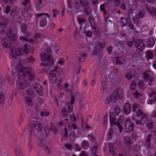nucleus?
<instances>
[{
  "instance_id": "nucleus-51",
  "label": "nucleus",
  "mask_w": 156,
  "mask_h": 156,
  "mask_svg": "<svg viewBox=\"0 0 156 156\" xmlns=\"http://www.w3.org/2000/svg\"><path fill=\"white\" fill-rule=\"evenodd\" d=\"M126 77L128 79H130L132 77V75L130 73H128L126 74Z\"/></svg>"
},
{
  "instance_id": "nucleus-62",
  "label": "nucleus",
  "mask_w": 156,
  "mask_h": 156,
  "mask_svg": "<svg viewBox=\"0 0 156 156\" xmlns=\"http://www.w3.org/2000/svg\"><path fill=\"white\" fill-rule=\"evenodd\" d=\"M152 134H149L147 135V142H150L151 141V137L152 136Z\"/></svg>"
},
{
  "instance_id": "nucleus-41",
  "label": "nucleus",
  "mask_w": 156,
  "mask_h": 156,
  "mask_svg": "<svg viewBox=\"0 0 156 156\" xmlns=\"http://www.w3.org/2000/svg\"><path fill=\"white\" fill-rule=\"evenodd\" d=\"M134 43H135L134 40H133L132 41H127V44L129 47L131 48Z\"/></svg>"
},
{
  "instance_id": "nucleus-61",
  "label": "nucleus",
  "mask_w": 156,
  "mask_h": 156,
  "mask_svg": "<svg viewBox=\"0 0 156 156\" xmlns=\"http://www.w3.org/2000/svg\"><path fill=\"white\" fill-rule=\"evenodd\" d=\"M92 31H89L86 33V36L88 37H90L92 35Z\"/></svg>"
},
{
  "instance_id": "nucleus-1",
  "label": "nucleus",
  "mask_w": 156,
  "mask_h": 156,
  "mask_svg": "<svg viewBox=\"0 0 156 156\" xmlns=\"http://www.w3.org/2000/svg\"><path fill=\"white\" fill-rule=\"evenodd\" d=\"M123 94V90L119 89L115 90L114 91L111 96L107 98L105 103L106 104H108L111 100L114 102H115L119 98L120 99H122Z\"/></svg>"
},
{
  "instance_id": "nucleus-2",
  "label": "nucleus",
  "mask_w": 156,
  "mask_h": 156,
  "mask_svg": "<svg viewBox=\"0 0 156 156\" xmlns=\"http://www.w3.org/2000/svg\"><path fill=\"white\" fill-rule=\"evenodd\" d=\"M40 58L44 62L40 63L41 66H51L53 65L54 62L53 58L51 55H47L46 53L42 52L41 54Z\"/></svg>"
},
{
  "instance_id": "nucleus-34",
  "label": "nucleus",
  "mask_w": 156,
  "mask_h": 156,
  "mask_svg": "<svg viewBox=\"0 0 156 156\" xmlns=\"http://www.w3.org/2000/svg\"><path fill=\"white\" fill-rule=\"evenodd\" d=\"M132 19L134 23L136 24V26L139 25L140 23L138 20V17H136V16L135 17H133Z\"/></svg>"
},
{
  "instance_id": "nucleus-63",
  "label": "nucleus",
  "mask_w": 156,
  "mask_h": 156,
  "mask_svg": "<svg viewBox=\"0 0 156 156\" xmlns=\"http://www.w3.org/2000/svg\"><path fill=\"white\" fill-rule=\"evenodd\" d=\"M75 146L76 151H80L81 150V148L79 147V145L78 144H76Z\"/></svg>"
},
{
  "instance_id": "nucleus-49",
  "label": "nucleus",
  "mask_w": 156,
  "mask_h": 156,
  "mask_svg": "<svg viewBox=\"0 0 156 156\" xmlns=\"http://www.w3.org/2000/svg\"><path fill=\"white\" fill-rule=\"evenodd\" d=\"M16 12V11L15 9H11L10 12V15L12 17H14L15 16Z\"/></svg>"
},
{
  "instance_id": "nucleus-38",
  "label": "nucleus",
  "mask_w": 156,
  "mask_h": 156,
  "mask_svg": "<svg viewBox=\"0 0 156 156\" xmlns=\"http://www.w3.org/2000/svg\"><path fill=\"white\" fill-rule=\"evenodd\" d=\"M112 129L110 128L108 131V138L109 140L111 139L112 136Z\"/></svg>"
},
{
  "instance_id": "nucleus-24",
  "label": "nucleus",
  "mask_w": 156,
  "mask_h": 156,
  "mask_svg": "<svg viewBox=\"0 0 156 156\" xmlns=\"http://www.w3.org/2000/svg\"><path fill=\"white\" fill-rule=\"evenodd\" d=\"M98 45L99 48L102 50L103 49L105 48L106 44L103 40L101 39L99 41Z\"/></svg>"
},
{
  "instance_id": "nucleus-28",
  "label": "nucleus",
  "mask_w": 156,
  "mask_h": 156,
  "mask_svg": "<svg viewBox=\"0 0 156 156\" xmlns=\"http://www.w3.org/2000/svg\"><path fill=\"white\" fill-rule=\"evenodd\" d=\"M143 76L144 80L146 81H147L149 78V77H150L151 76L149 75L146 72L144 71L143 73Z\"/></svg>"
},
{
  "instance_id": "nucleus-53",
  "label": "nucleus",
  "mask_w": 156,
  "mask_h": 156,
  "mask_svg": "<svg viewBox=\"0 0 156 156\" xmlns=\"http://www.w3.org/2000/svg\"><path fill=\"white\" fill-rule=\"evenodd\" d=\"M115 149L114 147L112 148V149L111 150H109V151L110 154H113L116 152V151H115Z\"/></svg>"
},
{
  "instance_id": "nucleus-6",
  "label": "nucleus",
  "mask_w": 156,
  "mask_h": 156,
  "mask_svg": "<svg viewBox=\"0 0 156 156\" xmlns=\"http://www.w3.org/2000/svg\"><path fill=\"white\" fill-rule=\"evenodd\" d=\"M54 71H56L57 73H60V71L59 70V69L57 66L54 68L53 70L50 71V72L49 73V74L51 76L52 82L53 83L55 84L57 82V78L56 74L52 72Z\"/></svg>"
},
{
  "instance_id": "nucleus-44",
  "label": "nucleus",
  "mask_w": 156,
  "mask_h": 156,
  "mask_svg": "<svg viewBox=\"0 0 156 156\" xmlns=\"http://www.w3.org/2000/svg\"><path fill=\"white\" fill-rule=\"evenodd\" d=\"M70 119L72 121H74V122H75L76 120V117L75 116L73 112L72 116L71 115H70Z\"/></svg>"
},
{
  "instance_id": "nucleus-23",
  "label": "nucleus",
  "mask_w": 156,
  "mask_h": 156,
  "mask_svg": "<svg viewBox=\"0 0 156 156\" xmlns=\"http://www.w3.org/2000/svg\"><path fill=\"white\" fill-rule=\"evenodd\" d=\"M102 50L100 48H97L94 49L93 51L92 54L93 55L99 54L101 53Z\"/></svg>"
},
{
  "instance_id": "nucleus-30",
  "label": "nucleus",
  "mask_w": 156,
  "mask_h": 156,
  "mask_svg": "<svg viewBox=\"0 0 156 156\" xmlns=\"http://www.w3.org/2000/svg\"><path fill=\"white\" fill-rule=\"evenodd\" d=\"M86 54H81V56L79 58V60L80 62L84 60L87 57Z\"/></svg>"
},
{
  "instance_id": "nucleus-37",
  "label": "nucleus",
  "mask_w": 156,
  "mask_h": 156,
  "mask_svg": "<svg viewBox=\"0 0 156 156\" xmlns=\"http://www.w3.org/2000/svg\"><path fill=\"white\" fill-rule=\"evenodd\" d=\"M138 16L140 18L143 17L145 16V11L141 10L138 13Z\"/></svg>"
},
{
  "instance_id": "nucleus-5",
  "label": "nucleus",
  "mask_w": 156,
  "mask_h": 156,
  "mask_svg": "<svg viewBox=\"0 0 156 156\" xmlns=\"http://www.w3.org/2000/svg\"><path fill=\"white\" fill-rule=\"evenodd\" d=\"M33 125L34 126V128L37 130L36 133L35 131H34V136H38V133L42 130L43 129V125L39 123L38 122L36 121H34L33 122Z\"/></svg>"
},
{
  "instance_id": "nucleus-29",
  "label": "nucleus",
  "mask_w": 156,
  "mask_h": 156,
  "mask_svg": "<svg viewBox=\"0 0 156 156\" xmlns=\"http://www.w3.org/2000/svg\"><path fill=\"white\" fill-rule=\"evenodd\" d=\"M129 21L128 22V26L129 29L131 30H136V28L134 27V26L133 24L132 23V22L130 20V19H129Z\"/></svg>"
},
{
  "instance_id": "nucleus-59",
  "label": "nucleus",
  "mask_w": 156,
  "mask_h": 156,
  "mask_svg": "<svg viewBox=\"0 0 156 156\" xmlns=\"http://www.w3.org/2000/svg\"><path fill=\"white\" fill-rule=\"evenodd\" d=\"M61 61H58V63H59L61 65H62L65 62V60L62 58H61Z\"/></svg>"
},
{
  "instance_id": "nucleus-39",
  "label": "nucleus",
  "mask_w": 156,
  "mask_h": 156,
  "mask_svg": "<svg viewBox=\"0 0 156 156\" xmlns=\"http://www.w3.org/2000/svg\"><path fill=\"white\" fill-rule=\"evenodd\" d=\"M136 114L137 116L140 117L141 115L143 116V114L142 110L140 109H138L136 112Z\"/></svg>"
},
{
  "instance_id": "nucleus-26",
  "label": "nucleus",
  "mask_w": 156,
  "mask_h": 156,
  "mask_svg": "<svg viewBox=\"0 0 156 156\" xmlns=\"http://www.w3.org/2000/svg\"><path fill=\"white\" fill-rule=\"evenodd\" d=\"M23 50L26 54L30 52V47L28 44H26L23 46Z\"/></svg>"
},
{
  "instance_id": "nucleus-50",
  "label": "nucleus",
  "mask_w": 156,
  "mask_h": 156,
  "mask_svg": "<svg viewBox=\"0 0 156 156\" xmlns=\"http://www.w3.org/2000/svg\"><path fill=\"white\" fill-rule=\"evenodd\" d=\"M149 78L148 79V84L149 85H151L152 84V83L153 81V77L152 76H150V77H149Z\"/></svg>"
},
{
  "instance_id": "nucleus-22",
  "label": "nucleus",
  "mask_w": 156,
  "mask_h": 156,
  "mask_svg": "<svg viewBox=\"0 0 156 156\" xmlns=\"http://www.w3.org/2000/svg\"><path fill=\"white\" fill-rule=\"evenodd\" d=\"M124 143L127 146H130L132 143V141L128 137H125L124 140Z\"/></svg>"
},
{
  "instance_id": "nucleus-7",
  "label": "nucleus",
  "mask_w": 156,
  "mask_h": 156,
  "mask_svg": "<svg viewBox=\"0 0 156 156\" xmlns=\"http://www.w3.org/2000/svg\"><path fill=\"white\" fill-rule=\"evenodd\" d=\"M135 45L136 48L139 51L143 50L145 45L142 40H136L135 41Z\"/></svg>"
},
{
  "instance_id": "nucleus-46",
  "label": "nucleus",
  "mask_w": 156,
  "mask_h": 156,
  "mask_svg": "<svg viewBox=\"0 0 156 156\" xmlns=\"http://www.w3.org/2000/svg\"><path fill=\"white\" fill-rule=\"evenodd\" d=\"M43 149L45 150L46 152L48 154H49L50 152L48 147L46 146H44L43 147Z\"/></svg>"
},
{
  "instance_id": "nucleus-55",
  "label": "nucleus",
  "mask_w": 156,
  "mask_h": 156,
  "mask_svg": "<svg viewBox=\"0 0 156 156\" xmlns=\"http://www.w3.org/2000/svg\"><path fill=\"white\" fill-rule=\"evenodd\" d=\"M113 49V48L111 46H110L107 48V51H108V54L110 55Z\"/></svg>"
},
{
  "instance_id": "nucleus-20",
  "label": "nucleus",
  "mask_w": 156,
  "mask_h": 156,
  "mask_svg": "<svg viewBox=\"0 0 156 156\" xmlns=\"http://www.w3.org/2000/svg\"><path fill=\"white\" fill-rule=\"evenodd\" d=\"M153 55V53L149 50H147L145 53V57L148 59H152Z\"/></svg>"
},
{
  "instance_id": "nucleus-15",
  "label": "nucleus",
  "mask_w": 156,
  "mask_h": 156,
  "mask_svg": "<svg viewBox=\"0 0 156 156\" xmlns=\"http://www.w3.org/2000/svg\"><path fill=\"white\" fill-rule=\"evenodd\" d=\"M83 11L84 15L86 16H89L91 13V8L90 6L83 8Z\"/></svg>"
},
{
  "instance_id": "nucleus-52",
  "label": "nucleus",
  "mask_w": 156,
  "mask_h": 156,
  "mask_svg": "<svg viewBox=\"0 0 156 156\" xmlns=\"http://www.w3.org/2000/svg\"><path fill=\"white\" fill-rule=\"evenodd\" d=\"M114 3L116 5H120L121 2L120 0H114Z\"/></svg>"
},
{
  "instance_id": "nucleus-32",
  "label": "nucleus",
  "mask_w": 156,
  "mask_h": 156,
  "mask_svg": "<svg viewBox=\"0 0 156 156\" xmlns=\"http://www.w3.org/2000/svg\"><path fill=\"white\" fill-rule=\"evenodd\" d=\"M27 95L30 97L31 98H32L34 96V92L32 90H28L27 91Z\"/></svg>"
},
{
  "instance_id": "nucleus-16",
  "label": "nucleus",
  "mask_w": 156,
  "mask_h": 156,
  "mask_svg": "<svg viewBox=\"0 0 156 156\" xmlns=\"http://www.w3.org/2000/svg\"><path fill=\"white\" fill-rule=\"evenodd\" d=\"M90 23L93 29L95 28L96 22L95 19L90 15L89 17Z\"/></svg>"
},
{
  "instance_id": "nucleus-25",
  "label": "nucleus",
  "mask_w": 156,
  "mask_h": 156,
  "mask_svg": "<svg viewBox=\"0 0 156 156\" xmlns=\"http://www.w3.org/2000/svg\"><path fill=\"white\" fill-rule=\"evenodd\" d=\"M21 150L20 147H17L16 148L15 151L16 154V156H23L21 153Z\"/></svg>"
},
{
  "instance_id": "nucleus-14",
  "label": "nucleus",
  "mask_w": 156,
  "mask_h": 156,
  "mask_svg": "<svg viewBox=\"0 0 156 156\" xmlns=\"http://www.w3.org/2000/svg\"><path fill=\"white\" fill-rule=\"evenodd\" d=\"M44 129L45 134L42 133L41 135V137L43 138H44L49 136L50 133V129L47 126H46L45 127Z\"/></svg>"
},
{
  "instance_id": "nucleus-9",
  "label": "nucleus",
  "mask_w": 156,
  "mask_h": 156,
  "mask_svg": "<svg viewBox=\"0 0 156 156\" xmlns=\"http://www.w3.org/2000/svg\"><path fill=\"white\" fill-rule=\"evenodd\" d=\"M123 110L125 114H129L131 112V107L130 104L129 103H125L124 105Z\"/></svg>"
},
{
  "instance_id": "nucleus-31",
  "label": "nucleus",
  "mask_w": 156,
  "mask_h": 156,
  "mask_svg": "<svg viewBox=\"0 0 156 156\" xmlns=\"http://www.w3.org/2000/svg\"><path fill=\"white\" fill-rule=\"evenodd\" d=\"M27 28V25L26 24L23 23V24L21 27V29L22 32L25 33L26 32Z\"/></svg>"
},
{
  "instance_id": "nucleus-48",
  "label": "nucleus",
  "mask_w": 156,
  "mask_h": 156,
  "mask_svg": "<svg viewBox=\"0 0 156 156\" xmlns=\"http://www.w3.org/2000/svg\"><path fill=\"white\" fill-rule=\"evenodd\" d=\"M20 49H16L15 50V53L16 55H21Z\"/></svg>"
},
{
  "instance_id": "nucleus-12",
  "label": "nucleus",
  "mask_w": 156,
  "mask_h": 156,
  "mask_svg": "<svg viewBox=\"0 0 156 156\" xmlns=\"http://www.w3.org/2000/svg\"><path fill=\"white\" fill-rule=\"evenodd\" d=\"M80 5L83 8L90 6V3L88 0H79Z\"/></svg>"
},
{
  "instance_id": "nucleus-10",
  "label": "nucleus",
  "mask_w": 156,
  "mask_h": 156,
  "mask_svg": "<svg viewBox=\"0 0 156 156\" xmlns=\"http://www.w3.org/2000/svg\"><path fill=\"white\" fill-rule=\"evenodd\" d=\"M147 47L151 48L153 47L155 44V40L152 37H149L147 39Z\"/></svg>"
},
{
  "instance_id": "nucleus-8",
  "label": "nucleus",
  "mask_w": 156,
  "mask_h": 156,
  "mask_svg": "<svg viewBox=\"0 0 156 156\" xmlns=\"http://www.w3.org/2000/svg\"><path fill=\"white\" fill-rule=\"evenodd\" d=\"M34 89L39 96H42V88L41 85L40 83H36L35 84Z\"/></svg>"
},
{
  "instance_id": "nucleus-35",
  "label": "nucleus",
  "mask_w": 156,
  "mask_h": 156,
  "mask_svg": "<svg viewBox=\"0 0 156 156\" xmlns=\"http://www.w3.org/2000/svg\"><path fill=\"white\" fill-rule=\"evenodd\" d=\"M33 128L30 126H28L27 128L26 129L25 131L28 132L30 136H31L32 131L33 130Z\"/></svg>"
},
{
  "instance_id": "nucleus-13",
  "label": "nucleus",
  "mask_w": 156,
  "mask_h": 156,
  "mask_svg": "<svg viewBox=\"0 0 156 156\" xmlns=\"http://www.w3.org/2000/svg\"><path fill=\"white\" fill-rule=\"evenodd\" d=\"M2 43L3 46L5 48H9L11 47V43L9 42L7 39L3 38L2 39Z\"/></svg>"
},
{
  "instance_id": "nucleus-11",
  "label": "nucleus",
  "mask_w": 156,
  "mask_h": 156,
  "mask_svg": "<svg viewBox=\"0 0 156 156\" xmlns=\"http://www.w3.org/2000/svg\"><path fill=\"white\" fill-rule=\"evenodd\" d=\"M109 118L110 125L112 126V123H114L116 121V117L115 113L114 112H111L109 114Z\"/></svg>"
},
{
  "instance_id": "nucleus-17",
  "label": "nucleus",
  "mask_w": 156,
  "mask_h": 156,
  "mask_svg": "<svg viewBox=\"0 0 156 156\" xmlns=\"http://www.w3.org/2000/svg\"><path fill=\"white\" fill-rule=\"evenodd\" d=\"M119 22L121 27H123L127 26V20L124 17H121L120 19Z\"/></svg>"
},
{
  "instance_id": "nucleus-40",
  "label": "nucleus",
  "mask_w": 156,
  "mask_h": 156,
  "mask_svg": "<svg viewBox=\"0 0 156 156\" xmlns=\"http://www.w3.org/2000/svg\"><path fill=\"white\" fill-rule=\"evenodd\" d=\"M136 85L135 83L133 81L130 85V88L132 90H134L135 89Z\"/></svg>"
},
{
  "instance_id": "nucleus-45",
  "label": "nucleus",
  "mask_w": 156,
  "mask_h": 156,
  "mask_svg": "<svg viewBox=\"0 0 156 156\" xmlns=\"http://www.w3.org/2000/svg\"><path fill=\"white\" fill-rule=\"evenodd\" d=\"M5 97H3L2 98H0V105L3 106L5 103Z\"/></svg>"
},
{
  "instance_id": "nucleus-19",
  "label": "nucleus",
  "mask_w": 156,
  "mask_h": 156,
  "mask_svg": "<svg viewBox=\"0 0 156 156\" xmlns=\"http://www.w3.org/2000/svg\"><path fill=\"white\" fill-rule=\"evenodd\" d=\"M82 148L83 149H88L89 147V145L88 141L87 140H84L81 144Z\"/></svg>"
},
{
  "instance_id": "nucleus-58",
  "label": "nucleus",
  "mask_w": 156,
  "mask_h": 156,
  "mask_svg": "<svg viewBox=\"0 0 156 156\" xmlns=\"http://www.w3.org/2000/svg\"><path fill=\"white\" fill-rule=\"evenodd\" d=\"M76 137V135L74 131L72 132L71 134L70 135V138H74Z\"/></svg>"
},
{
  "instance_id": "nucleus-47",
  "label": "nucleus",
  "mask_w": 156,
  "mask_h": 156,
  "mask_svg": "<svg viewBox=\"0 0 156 156\" xmlns=\"http://www.w3.org/2000/svg\"><path fill=\"white\" fill-rule=\"evenodd\" d=\"M51 52V48H48L45 51V52H44V53H46L47 55H50V54Z\"/></svg>"
},
{
  "instance_id": "nucleus-18",
  "label": "nucleus",
  "mask_w": 156,
  "mask_h": 156,
  "mask_svg": "<svg viewBox=\"0 0 156 156\" xmlns=\"http://www.w3.org/2000/svg\"><path fill=\"white\" fill-rule=\"evenodd\" d=\"M46 19V17H42L41 20L40 24L41 27H45L47 26V23Z\"/></svg>"
},
{
  "instance_id": "nucleus-43",
  "label": "nucleus",
  "mask_w": 156,
  "mask_h": 156,
  "mask_svg": "<svg viewBox=\"0 0 156 156\" xmlns=\"http://www.w3.org/2000/svg\"><path fill=\"white\" fill-rule=\"evenodd\" d=\"M148 12L152 16H154L156 15V11L155 9H149Z\"/></svg>"
},
{
  "instance_id": "nucleus-60",
  "label": "nucleus",
  "mask_w": 156,
  "mask_h": 156,
  "mask_svg": "<svg viewBox=\"0 0 156 156\" xmlns=\"http://www.w3.org/2000/svg\"><path fill=\"white\" fill-rule=\"evenodd\" d=\"M7 23H1L0 24V27L2 29H4L5 27V26L7 24Z\"/></svg>"
},
{
  "instance_id": "nucleus-27",
  "label": "nucleus",
  "mask_w": 156,
  "mask_h": 156,
  "mask_svg": "<svg viewBox=\"0 0 156 156\" xmlns=\"http://www.w3.org/2000/svg\"><path fill=\"white\" fill-rule=\"evenodd\" d=\"M28 85L26 82L20 83L19 84V88L21 90L24 89L28 87Z\"/></svg>"
},
{
  "instance_id": "nucleus-36",
  "label": "nucleus",
  "mask_w": 156,
  "mask_h": 156,
  "mask_svg": "<svg viewBox=\"0 0 156 156\" xmlns=\"http://www.w3.org/2000/svg\"><path fill=\"white\" fill-rule=\"evenodd\" d=\"M26 102L27 104L29 106H31L33 104V102H32V100L29 98H27L26 100Z\"/></svg>"
},
{
  "instance_id": "nucleus-4",
  "label": "nucleus",
  "mask_w": 156,
  "mask_h": 156,
  "mask_svg": "<svg viewBox=\"0 0 156 156\" xmlns=\"http://www.w3.org/2000/svg\"><path fill=\"white\" fill-rule=\"evenodd\" d=\"M124 125L126 128V131L127 133L130 132L134 129L133 123L129 119H126L124 123Z\"/></svg>"
},
{
  "instance_id": "nucleus-3",
  "label": "nucleus",
  "mask_w": 156,
  "mask_h": 156,
  "mask_svg": "<svg viewBox=\"0 0 156 156\" xmlns=\"http://www.w3.org/2000/svg\"><path fill=\"white\" fill-rule=\"evenodd\" d=\"M18 73L21 76H27L29 80H33L35 77L34 73L30 71V68L27 67H23L18 69Z\"/></svg>"
},
{
  "instance_id": "nucleus-56",
  "label": "nucleus",
  "mask_w": 156,
  "mask_h": 156,
  "mask_svg": "<svg viewBox=\"0 0 156 156\" xmlns=\"http://www.w3.org/2000/svg\"><path fill=\"white\" fill-rule=\"evenodd\" d=\"M68 102H67L66 104H67V107H68V109L69 112V113H72V112L73 111V109L71 107L69 106L68 105Z\"/></svg>"
},
{
  "instance_id": "nucleus-54",
  "label": "nucleus",
  "mask_w": 156,
  "mask_h": 156,
  "mask_svg": "<svg viewBox=\"0 0 156 156\" xmlns=\"http://www.w3.org/2000/svg\"><path fill=\"white\" fill-rule=\"evenodd\" d=\"M10 11V7L9 6L7 7L6 9L5 10L4 12L8 14L9 13V11Z\"/></svg>"
},
{
  "instance_id": "nucleus-42",
  "label": "nucleus",
  "mask_w": 156,
  "mask_h": 156,
  "mask_svg": "<svg viewBox=\"0 0 156 156\" xmlns=\"http://www.w3.org/2000/svg\"><path fill=\"white\" fill-rule=\"evenodd\" d=\"M75 97L73 95H71V101L70 103H69V105H73L74 102L75 100Z\"/></svg>"
},
{
  "instance_id": "nucleus-21",
  "label": "nucleus",
  "mask_w": 156,
  "mask_h": 156,
  "mask_svg": "<svg viewBox=\"0 0 156 156\" xmlns=\"http://www.w3.org/2000/svg\"><path fill=\"white\" fill-rule=\"evenodd\" d=\"M147 115L145 113H143L140 119V123L141 125H143L146 123L147 122Z\"/></svg>"
},
{
  "instance_id": "nucleus-57",
  "label": "nucleus",
  "mask_w": 156,
  "mask_h": 156,
  "mask_svg": "<svg viewBox=\"0 0 156 156\" xmlns=\"http://www.w3.org/2000/svg\"><path fill=\"white\" fill-rule=\"evenodd\" d=\"M65 147L67 149H69L72 147V146L69 144L68 143L65 144Z\"/></svg>"
},
{
  "instance_id": "nucleus-33",
  "label": "nucleus",
  "mask_w": 156,
  "mask_h": 156,
  "mask_svg": "<svg viewBox=\"0 0 156 156\" xmlns=\"http://www.w3.org/2000/svg\"><path fill=\"white\" fill-rule=\"evenodd\" d=\"M105 3H104L101 5L100 6V9L101 11L103 12V14L104 15H105L106 14V12L105 8L104 5Z\"/></svg>"
},
{
  "instance_id": "nucleus-64",
  "label": "nucleus",
  "mask_w": 156,
  "mask_h": 156,
  "mask_svg": "<svg viewBox=\"0 0 156 156\" xmlns=\"http://www.w3.org/2000/svg\"><path fill=\"white\" fill-rule=\"evenodd\" d=\"M103 55L101 53L97 55V56L98 60H101L103 57Z\"/></svg>"
}]
</instances>
